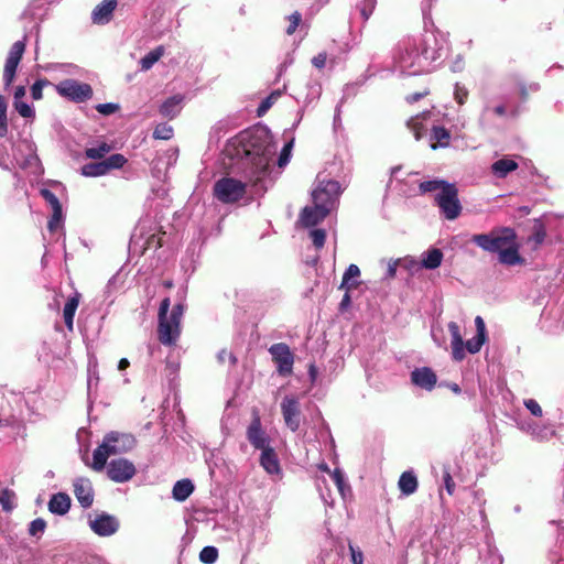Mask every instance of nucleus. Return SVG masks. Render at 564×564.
<instances>
[{"label":"nucleus","mask_w":564,"mask_h":564,"mask_svg":"<svg viewBox=\"0 0 564 564\" xmlns=\"http://www.w3.org/2000/svg\"><path fill=\"white\" fill-rule=\"evenodd\" d=\"M237 141V155L251 163L250 181L256 186L268 174L275 151L272 135L265 127L254 126L240 132Z\"/></svg>","instance_id":"nucleus-1"},{"label":"nucleus","mask_w":564,"mask_h":564,"mask_svg":"<svg viewBox=\"0 0 564 564\" xmlns=\"http://www.w3.org/2000/svg\"><path fill=\"white\" fill-rule=\"evenodd\" d=\"M470 241L486 252L497 253L501 264L517 265L524 261L519 252L518 235L511 227H496L487 234L473 235Z\"/></svg>","instance_id":"nucleus-2"},{"label":"nucleus","mask_w":564,"mask_h":564,"mask_svg":"<svg viewBox=\"0 0 564 564\" xmlns=\"http://www.w3.org/2000/svg\"><path fill=\"white\" fill-rule=\"evenodd\" d=\"M434 193L433 200L440 214L446 220L457 219L463 210L458 198V189L454 183L444 180L425 181V193Z\"/></svg>","instance_id":"nucleus-3"},{"label":"nucleus","mask_w":564,"mask_h":564,"mask_svg":"<svg viewBox=\"0 0 564 564\" xmlns=\"http://www.w3.org/2000/svg\"><path fill=\"white\" fill-rule=\"evenodd\" d=\"M475 326L476 335L464 341L458 324L456 322L448 323L452 356L455 361H462L466 357V351L473 355L479 352L482 345L487 341L486 324L481 316H476Z\"/></svg>","instance_id":"nucleus-4"},{"label":"nucleus","mask_w":564,"mask_h":564,"mask_svg":"<svg viewBox=\"0 0 564 564\" xmlns=\"http://www.w3.org/2000/svg\"><path fill=\"white\" fill-rule=\"evenodd\" d=\"M449 50L448 33L437 29L433 22L429 26L425 21V61L430 59L429 70L441 66L448 56Z\"/></svg>","instance_id":"nucleus-5"},{"label":"nucleus","mask_w":564,"mask_h":564,"mask_svg":"<svg viewBox=\"0 0 564 564\" xmlns=\"http://www.w3.org/2000/svg\"><path fill=\"white\" fill-rule=\"evenodd\" d=\"M184 314V305H174L169 317L158 318V339L164 346H175L181 336V321Z\"/></svg>","instance_id":"nucleus-6"},{"label":"nucleus","mask_w":564,"mask_h":564,"mask_svg":"<svg viewBox=\"0 0 564 564\" xmlns=\"http://www.w3.org/2000/svg\"><path fill=\"white\" fill-rule=\"evenodd\" d=\"M214 196L224 204H234L246 194V183L232 178L221 177L214 184Z\"/></svg>","instance_id":"nucleus-7"},{"label":"nucleus","mask_w":564,"mask_h":564,"mask_svg":"<svg viewBox=\"0 0 564 564\" xmlns=\"http://www.w3.org/2000/svg\"><path fill=\"white\" fill-rule=\"evenodd\" d=\"M272 361L276 366V372L281 377H290L293 373L294 354L285 343L273 344L269 348Z\"/></svg>","instance_id":"nucleus-8"},{"label":"nucleus","mask_w":564,"mask_h":564,"mask_svg":"<svg viewBox=\"0 0 564 564\" xmlns=\"http://www.w3.org/2000/svg\"><path fill=\"white\" fill-rule=\"evenodd\" d=\"M57 93L75 102H84L91 98L93 88L89 84L75 79H65L56 85Z\"/></svg>","instance_id":"nucleus-9"},{"label":"nucleus","mask_w":564,"mask_h":564,"mask_svg":"<svg viewBox=\"0 0 564 564\" xmlns=\"http://www.w3.org/2000/svg\"><path fill=\"white\" fill-rule=\"evenodd\" d=\"M340 193V184L337 181L322 182L312 193L313 203L316 206L328 209L330 208Z\"/></svg>","instance_id":"nucleus-10"},{"label":"nucleus","mask_w":564,"mask_h":564,"mask_svg":"<svg viewBox=\"0 0 564 564\" xmlns=\"http://www.w3.org/2000/svg\"><path fill=\"white\" fill-rule=\"evenodd\" d=\"M246 436L254 449L261 451L271 446L270 436L262 427L261 417L257 409L252 411V420L249 426L247 427Z\"/></svg>","instance_id":"nucleus-11"},{"label":"nucleus","mask_w":564,"mask_h":564,"mask_svg":"<svg viewBox=\"0 0 564 564\" xmlns=\"http://www.w3.org/2000/svg\"><path fill=\"white\" fill-rule=\"evenodd\" d=\"M25 52V42L17 41L12 44L9 54L6 59L4 68H3V82L4 87L8 88L12 85L17 68L19 63L21 62L23 54Z\"/></svg>","instance_id":"nucleus-12"},{"label":"nucleus","mask_w":564,"mask_h":564,"mask_svg":"<svg viewBox=\"0 0 564 564\" xmlns=\"http://www.w3.org/2000/svg\"><path fill=\"white\" fill-rule=\"evenodd\" d=\"M281 413L285 425L296 432L301 426V404L293 395H285L281 402Z\"/></svg>","instance_id":"nucleus-13"},{"label":"nucleus","mask_w":564,"mask_h":564,"mask_svg":"<svg viewBox=\"0 0 564 564\" xmlns=\"http://www.w3.org/2000/svg\"><path fill=\"white\" fill-rule=\"evenodd\" d=\"M135 466L126 458L112 459L108 464L107 475L115 482H126L135 475Z\"/></svg>","instance_id":"nucleus-14"},{"label":"nucleus","mask_w":564,"mask_h":564,"mask_svg":"<svg viewBox=\"0 0 564 564\" xmlns=\"http://www.w3.org/2000/svg\"><path fill=\"white\" fill-rule=\"evenodd\" d=\"M431 474L438 484L441 498H443V490H445L449 496L454 495L456 485L453 480L451 467L448 465L441 464L440 466H437L435 464H432Z\"/></svg>","instance_id":"nucleus-15"},{"label":"nucleus","mask_w":564,"mask_h":564,"mask_svg":"<svg viewBox=\"0 0 564 564\" xmlns=\"http://www.w3.org/2000/svg\"><path fill=\"white\" fill-rule=\"evenodd\" d=\"M104 441L108 442L109 451L118 449L117 455L131 451L135 445V438L132 435L118 432L108 433Z\"/></svg>","instance_id":"nucleus-16"},{"label":"nucleus","mask_w":564,"mask_h":564,"mask_svg":"<svg viewBox=\"0 0 564 564\" xmlns=\"http://www.w3.org/2000/svg\"><path fill=\"white\" fill-rule=\"evenodd\" d=\"M74 495L83 508H88L94 502V490L89 479L77 478L74 484Z\"/></svg>","instance_id":"nucleus-17"},{"label":"nucleus","mask_w":564,"mask_h":564,"mask_svg":"<svg viewBox=\"0 0 564 564\" xmlns=\"http://www.w3.org/2000/svg\"><path fill=\"white\" fill-rule=\"evenodd\" d=\"M328 209L314 205L313 207H304L300 215V220L304 227H313L323 221Z\"/></svg>","instance_id":"nucleus-18"},{"label":"nucleus","mask_w":564,"mask_h":564,"mask_svg":"<svg viewBox=\"0 0 564 564\" xmlns=\"http://www.w3.org/2000/svg\"><path fill=\"white\" fill-rule=\"evenodd\" d=\"M261 467L270 475L281 474V466L278 454L272 446L261 449L260 455Z\"/></svg>","instance_id":"nucleus-19"},{"label":"nucleus","mask_w":564,"mask_h":564,"mask_svg":"<svg viewBox=\"0 0 564 564\" xmlns=\"http://www.w3.org/2000/svg\"><path fill=\"white\" fill-rule=\"evenodd\" d=\"M108 442L102 443L93 453V463L89 465L95 471H101L107 464L109 456L117 455L118 449L109 451Z\"/></svg>","instance_id":"nucleus-20"},{"label":"nucleus","mask_w":564,"mask_h":564,"mask_svg":"<svg viewBox=\"0 0 564 564\" xmlns=\"http://www.w3.org/2000/svg\"><path fill=\"white\" fill-rule=\"evenodd\" d=\"M518 166L519 165L514 160L503 156V158L495 161L491 164L490 170H491V173L497 178H505L508 176L509 173L516 171L518 169Z\"/></svg>","instance_id":"nucleus-21"},{"label":"nucleus","mask_w":564,"mask_h":564,"mask_svg":"<svg viewBox=\"0 0 564 564\" xmlns=\"http://www.w3.org/2000/svg\"><path fill=\"white\" fill-rule=\"evenodd\" d=\"M117 7V0H104L93 11V21L96 23L108 22Z\"/></svg>","instance_id":"nucleus-22"},{"label":"nucleus","mask_w":564,"mask_h":564,"mask_svg":"<svg viewBox=\"0 0 564 564\" xmlns=\"http://www.w3.org/2000/svg\"><path fill=\"white\" fill-rule=\"evenodd\" d=\"M80 297V293L75 292V294L67 300L63 310L64 322L69 332L74 329V316L78 308Z\"/></svg>","instance_id":"nucleus-23"},{"label":"nucleus","mask_w":564,"mask_h":564,"mask_svg":"<svg viewBox=\"0 0 564 564\" xmlns=\"http://www.w3.org/2000/svg\"><path fill=\"white\" fill-rule=\"evenodd\" d=\"M182 95H174L167 98L160 107V115L167 119H174L181 111Z\"/></svg>","instance_id":"nucleus-24"},{"label":"nucleus","mask_w":564,"mask_h":564,"mask_svg":"<svg viewBox=\"0 0 564 564\" xmlns=\"http://www.w3.org/2000/svg\"><path fill=\"white\" fill-rule=\"evenodd\" d=\"M70 508V498L67 494L58 492L52 496L48 509L52 513L65 514Z\"/></svg>","instance_id":"nucleus-25"},{"label":"nucleus","mask_w":564,"mask_h":564,"mask_svg":"<svg viewBox=\"0 0 564 564\" xmlns=\"http://www.w3.org/2000/svg\"><path fill=\"white\" fill-rule=\"evenodd\" d=\"M360 276V269L356 264H349V267L346 269L343 281L340 284V289H344L347 292H351L352 290L357 289L360 284V282L356 281L357 278Z\"/></svg>","instance_id":"nucleus-26"},{"label":"nucleus","mask_w":564,"mask_h":564,"mask_svg":"<svg viewBox=\"0 0 564 564\" xmlns=\"http://www.w3.org/2000/svg\"><path fill=\"white\" fill-rule=\"evenodd\" d=\"M451 133L444 127L434 126L431 130V148L433 150L437 147L446 148L449 144Z\"/></svg>","instance_id":"nucleus-27"},{"label":"nucleus","mask_w":564,"mask_h":564,"mask_svg":"<svg viewBox=\"0 0 564 564\" xmlns=\"http://www.w3.org/2000/svg\"><path fill=\"white\" fill-rule=\"evenodd\" d=\"M194 491V485L189 479H181L173 486L172 495L177 501H185Z\"/></svg>","instance_id":"nucleus-28"},{"label":"nucleus","mask_w":564,"mask_h":564,"mask_svg":"<svg viewBox=\"0 0 564 564\" xmlns=\"http://www.w3.org/2000/svg\"><path fill=\"white\" fill-rule=\"evenodd\" d=\"M120 525L118 519L113 516L101 513L90 521V529H118Z\"/></svg>","instance_id":"nucleus-29"},{"label":"nucleus","mask_w":564,"mask_h":564,"mask_svg":"<svg viewBox=\"0 0 564 564\" xmlns=\"http://www.w3.org/2000/svg\"><path fill=\"white\" fill-rule=\"evenodd\" d=\"M398 485L401 492L408 496L416 490L417 479L412 471H404L400 476Z\"/></svg>","instance_id":"nucleus-30"},{"label":"nucleus","mask_w":564,"mask_h":564,"mask_svg":"<svg viewBox=\"0 0 564 564\" xmlns=\"http://www.w3.org/2000/svg\"><path fill=\"white\" fill-rule=\"evenodd\" d=\"M80 173L82 175L87 177H96L106 175L108 172L106 170V164L102 160L100 162L87 163L83 165L80 169Z\"/></svg>","instance_id":"nucleus-31"},{"label":"nucleus","mask_w":564,"mask_h":564,"mask_svg":"<svg viewBox=\"0 0 564 564\" xmlns=\"http://www.w3.org/2000/svg\"><path fill=\"white\" fill-rule=\"evenodd\" d=\"M164 54V47L162 45L155 47L141 58V68L143 70L150 69Z\"/></svg>","instance_id":"nucleus-32"},{"label":"nucleus","mask_w":564,"mask_h":564,"mask_svg":"<svg viewBox=\"0 0 564 564\" xmlns=\"http://www.w3.org/2000/svg\"><path fill=\"white\" fill-rule=\"evenodd\" d=\"M443 260V252L441 249L432 248L425 253V270H434L438 268Z\"/></svg>","instance_id":"nucleus-33"},{"label":"nucleus","mask_w":564,"mask_h":564,"mask_svg":"<svg viewBox=\"0 0 564 564\" xmlns=\"http://www.w3.org/2000/svg\"><path fill=\"white\" fill-rule=\"evenodd\" d=\"M491 536L486 535L487 553L481 555L487 564H502V556L499 554L496 546L491 545Z\"/></svg>","instance_id":"nucleus-34"},{"label":"nucleus","mask_w":564,"mask_h":564,"mask_svg":"<svg viewBox=\"0 0 564 564\" xmlns=\"http://www.w3.org/2000/svg\"><path fill=\"white\" fill-rule=\"evenodd\" d=\"M111 149L112 148L110 144H108L107 142H101L96 148H87L85 150V156L91 160H100L104 159L106 154H108L111 151Z\"/></svg>","instance_id":"nucleus-35"},{"label":"nucleus","mask_w":564,"mask_h":564,"mask_svg":"<svg viewBox=\"0 0 564 564\" xmlns=\"http://www.w3.org/2000/svg\"><path fill=\"white\" fill-rule=\"evenodd\" d=\"M8 102L6 98L0 95V138H6L9 133V122H8Z\"/></svg>","instance_id":"nucleus-36"},{"label":"nucleus","mask_w":564,"mask_h":564,"mask_svg":"<svg viewBox=\"0 0 564 564\" xmlns=\"http://www.w3.org/2000/svg\"><path fill=\"white\" fill-rule=\"evenodd\" d=\"M399 268L404 269L409 274L413 275L423 269V260L417 261L411 258L398 260Z\"/></svg>","instance_id":"nucleus-37"},{"label":"nucleus","mask_w":564,"mask_h":564,"mask_svg":"<svg viewBox=\"0 0 564 564\" xmlns=\"http://www.w3.org/2000/svg\"><path fill=\"white\" fill-rule=\"evenodd\" d=\"M281 93L279 90L272 91L268 97H265L257 109V116L263 117L268 110L275 104V101L280 98Z\"/></svg>","instance_id":"nucleus-38"},{"label":"nucleus","mask_w":564,"mask_h":564,"mask_svg":"<svg viewBox=\"0 0 564 564\" xmlns=\"http://www.w3.org/2000/svg\"><path fill=\"white\" fill-rule=\"evenodd\" d=\"M104 162L106 164V170L109 173L111 170H118L123 167L128 160L123 154L115 153L105 159Z\"/></svg>","instance_id":"nucleus-39"},{"label":"nucleus","mask_w":564,"mask_h":564,"mask_svg":"<svg viewBox=\"0 0 564 564\" xmlns=\"http://www.w3.org/2000/svg\"><path fill=\"white\" fill-rule=\"evenodd\" d=\"M545 237H546L545 227L541 220L536 219L534 223V226H533V231L530 237V240H532L535 243V246H540L544 242Z\"/></svg>","instance_id":"nucleus-40"},{"label":"nucleus","mask_w":564,"mask_h":564,"mask_svg":"<svg viewBox=\"0 0 564 564\" xmlns=\"http://www.w3.org/2000/svg\"><path fill=\"white\" fill-rule=\"evenodd\" d=\"M173 127L165 122L159 123L153 131V138L156 140H170L173 138Z\"/></svg>","instance_id":"nucleus-41"},{"label":"nucleus","mask_w":564,"mask_h":564,"mask_svg":"<svg viewBox=\"0 0 564 564\" xmlns=\"http://www.w3.org/2000/svg\"><path fill=\"white\" fill-rule=\"evenodd\" d=\"M62 220H63V208H62V205H59L52 209V216L48 219L47 229L51 232H54L61 226Z\"/></svg>","instance_id":"nucleus-42"},{"label":"nucleus","mask_w":564,"mask_h":564,"mask_svg":"<svg viewBox=\"0 0 564 564\" xmlns=\"http://www.w3.org/2000/svg\"><path fill=\"white\" fill-rule=\"evenodd\" d=\"M218 558V550L215 546H205L199 553V560L204 564H214Z\"/></svg>","instance_id":"nucleus-43"},{"label":"nucleus","mask_w":564,"mask_h":564,"mask_svg":"<svg viewBox=\"0 0 564 564\" xmlns=\"http://www.w3.org/2000/svg\"><path fill=\"white\" fill-rule=\"evenodd\" d=\"M14 491L6 488L0 492V505L4 511H11L13 508Z\"/></svg>","instance_id":"nucleus-44"},{"label":"nucleus","mask_w":564,"mask_h":564,"mask_svg":"<svg viewBox=\"0 0 564 564\" xmlns=\"http://www.w3.org/2000/svg\"><path fill=\"white\" fill-rule=\"evenodd\" d=\"M50 85L48 79L42 78L37 79L32 86H31V96L34 100H40L43 97V88L45 86Z\"/></svg>","instance_id":"nucleus-45"},{"label":"nucleus","mask_w":564,"mask_h":564,"mask_svg":"<svg viewBox=\"0 0 564 564\" xmlns=\"http://www.w3.org/2000/svg\"><path fill=\"white\" fill-rule=\"evenodd\" d=\"M310 236L315 248L321 249L324 247L326 240V231L324 229H313Z\"/></svg>","instance_id":"nucleus-46"},{"label":"nucleus","mask_w":564,"mask_h":564,"mask_svg":"<svg viewBox=\"0 0 564 564\" xmlns=\"http://www.w3.org/2000/svg\"><path fill=\"white\" fill-rule=\"evenodd\" d=\"M408 127L413 132L416 140L421 139L422 130H423V119L420 117L411 118L408 121Z\"/></svg>","instance_id":"nucleus-47"},{"label":"nucleus","mask_w":564,"mask_h":564,"mask_svg":"<svg viewBox=\"0 0 564 564\" xmlns=\"http://www.w3.org/2000/svg\"><path fill=\"white\" fill-rule=\"evenodd\" d=\"M14 108L19 115L23 118H33L35 116L34 110L25 102L14 100Z\"/></svg>","instance_id":"nucleus-48"},{"label":"nucleus","mask_w":564,"mask_h":564,"mask_svg":"<svg viewBox=\"0 0 564 564\" xmlns=\"http://www.w3.org/2000/svg\"><path fill=\"white\" fill-rule=\"evenodd\" d=\"M348 547L352 564H364V553L360 547L352 542H348Z\"/></svg>","instance_id":"nucleus-49"},{"label":"nucleus","mask_w":564,"mask_h":564,"mask_svg":"<svg viewBox=\"0 0 564 564\" xmlns=\"http://www.w3.org/2000/svg\"><path fill=\"white\" fill-rule=\"evenodd\" d=\"M524 406L530 411V413L535 417H541L543 415L542 408L534 399H525L523 401Z\"/></svg>","instance_id":"nucleus-50"},{"label":"nucleus","mask_w":564,"mask_h":564,"mask_svg":"<svg viewBox=\"0 0 564 564\" xmlns=\"http://www.w3.org/2000/svg\"><path fill=\"white\" fill-rule=\"evenodd\" d=\"M40 194L45 199V202L51 206L52 209L54 207L62 205L57 196L52 191L47 188H42L40 191Z\"/></svg>","instance_id":"nucleus-51"},{"label":"nucleus","mask_w":564,"mask_h":564,"mask_svg":"<svg viewBox=\"0 0 564 564\" xmlns=\"http://www.w3.org/2000/svg\"><path fill=\"white\" fill-rule=\"evenodd\" d=\"M290 25L286 28V34L292 35L302 21V15L300 12L295 11L289 17Z\"/></svg>","instance_id":"nucleus-52"},{"label":"nucleus","mask_w":564,"mask_h":564,"mask_svg":"<svg viewBox=\"0 0 564 564\" xmlns=\"http://www.w3.org/2000/svg\"><path fill=\"white\" fill-rule=\"evenodd\" d=\"M96 110L104 116H109L119 110V105L112 102L98 104Z\"/></svg>","instance_id":"nucleus-53"},{"label":"nucleus","mask_w":564,"mask_h":564,"mask_svg":"<svg viewBox=\"0 0 564 564\" xmlns=\"http://www.w3.org/2000/svg\"><path fill=\"white\" fill-rule=\"evenodd\" d=\"M468 97V90L458 83L455 85L454 98L459 105H464Z\"/></svg>","instance_id":"nucleus-54"},{"label":"nucleus","mask_w":564,"mask_h":564,"mask_svg":"<svg viewBox=\"0 0 564 564\" xmlns=\"http://www.w3.org/2000/svg\"><path fill=\"white\" fill-rule=\"evenodd\" d=\"M525 431L528 433H530V435L534 438V440H543L545 436H544V433L545 431L540 429L535 423H528L527 427H525Z\"/></svg>","instance_id":"nucleus-55"},{"label":"nucleus","mask_w":564,"mask_h":564,"mask_svg":"<svg viewBox=\"0 0 564 564\" xmlns=\"http://www.w3.org/2000/svg\"><path fill=\"white\" fill-rule=\"evenodd\" d=\"M291 148H292V142L290 143H286L280 155H279V159H278V165L280 167L284 166L285 164H288L289 160H290V155H291Z\"/></svg>","instance_id":"nucleus-56"},{"label":"nucleus","mask_w":564,"mask_h":564,"mask_svg":"<svg viewBox=\"0 0 564 564\" xmlns=\"http://www.w3.org/2000/svg\"><path fill=\"white\" fill-rule=\"evenodd\" d=\"M436 384V375L431 368L425 367V390L431 391Z\"/></svg>","instance_id":"nucleus-57"},{"label":"nucleus","mask_w":564,"mask_h":564,"mask_svg":"<svg viewBox=\"0 0 564 564\" xmlns=\"http://www.w3.org/2000/svg\"><path fill=\"white\" fill-rule=\"evenodd\" d=\"M170 306H171L170 297L163 299L161 304H160V307H159L158 318L169 317V315H170V313H169Z\"/></svg>","instance_id":"nucleus-58"},{"label":"nucleus","mask_w":564,"mask_h":564,"mask_svg":"<svg viewBox=\"0 0 564 564\" xmlns=\"http://www.w3.org/2000/svg\"><path fill=\"white\" fill-rule=\"evenodd\" d=\"M326 59H327V53L322 52L312 58V64L314 67L322 69L325 67Z\"/></svg>","instance_id":"nucleus-59"},{"label":"nucleus","mask_w":564,"mask_h":564,"mask_svg":"<svg viewBox=\"0 0 564 564\" xmlns=\"http://www.w3.org/2000/svg\"><path fill=\"white\" fill-rule=\"evenodd\" d=\"M560 557H564V531H558L556 538V550L554 551Z\"/></svg>","instance_id":"nucleus-60"},{"label":"nucleus","mask_w":564,"mask_h":564,"mask_svg":"<svg viewBox=\"0 0 564 564\" xmlns=\"http://www.w3.org/2000/svg\"><path fill=\"white\" fill-rule=\"evenodd\" d=\"M492 111L495 115L499 116V117H503L507 115V108L506 106L503 105H498L494 108H490L489 106H486L485 109H484V115Z\"/></svg>","instance_id":"nucleus-61"},{"label":"nucleus","mask_w":564,"mask_h":564,"mask_svg":"<svg viewBox=\"0 0 564 564\" xmlns=\"http://www.w3.org/2000/svg\"><path fill=\"white\" fill-rule=\"evenodd\" d=\"M332 478L333 480L335 481L336 486L338 487V489L340 491H343V487H344V475L343 473L340 471V469L336 468L333 473H332Z\"/></svg>","instance_id":"nucleus-62"},{"label":"nucleus","mask_w":564,"mask_h":564,"mask_svg":"<svg viewBox=\"0 0 564 564\" xmlns=\"http://www.w3.org/2000/svg\"><path fill=\"white\" fill-rule=\"evenodd\" d=\"M464 58L462 55H457L456 58L451 64V70L454 73L462 72L464 69Z\"/></svg>","instance_id":"nucleus-63"},{"label":"nucleus","mask_w":564,"mask_h":564,"mask_svg":"<svg viewBox=\"0 0 564 564\" xmlns=\"http://www.w3.org/2000/svg\"><path fill=\"white\" fill-rule=\"evenodd\" d=\"M147 247L154 248V249L161 248L162 247V238L156 235L150 236L147 240Z\"/></svg>","instance_id":"nucleus-64"}]
</instances>
